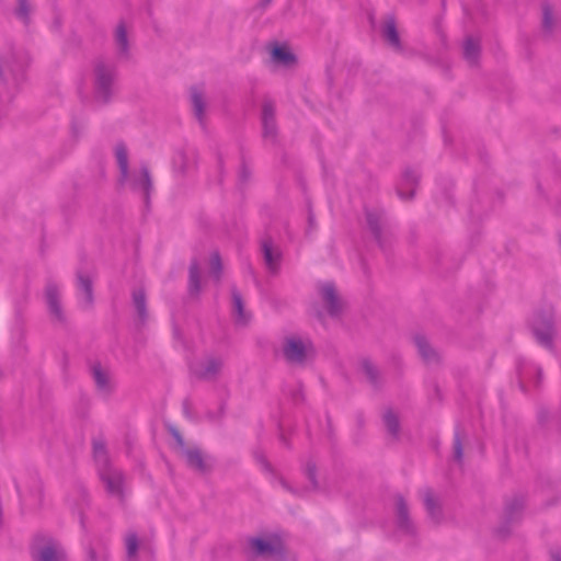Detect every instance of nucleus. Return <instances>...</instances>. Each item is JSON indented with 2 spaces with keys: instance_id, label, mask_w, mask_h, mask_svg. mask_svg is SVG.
I'll list each match as a JSON object with an SVG mask.
<instances>
[{
  "instance_id": "bb28decb",
  "label": "nucleus",
  "mask_w": 561,
  "mask_h": 561,
  "mask_svg": "<svg viewBox=\"0 0 561 561\" xmlns=\"http://www.w3.org/2000/svg\"><path fill=\"white\" fill-rule=\"evenodd\" d=\"M133 300L140 320L144 321L147 318L146 295L144 289L139 288L134 290Z\"/></svg>"
},
{
  "instance_id": "f704fd0d",
  "label": "nucleus",
  "mask_w": 561,
  "mask_h": 561,
  "mask_svg": "<svg viewBox=\"0 0 561 561\" xmlns=\"http://www.w3.org/2000/svg\"><path fill=\"white\" fill-rule=\"evenodd\" d=\"M362 368L367 378L369 379V381L375 385L377 381L378 374L376 367L369 360H364L362 363Z\"/></svg>"
},
{
  "instance_id": "a211bd4d",
  "label": "nucleus",
  "mask_w": 561,
  "mask_h": 561,
  "mask_svg": "<svg viewBox=\"0 0 561 561\" xmlns=\"http://www.w3.org/2000/svg\"><path fill=\"white\" fill-rule=\"evenodd\" d=\"M184 456L191 468L199 472H205L209 469V466L199 449H185Z\"/></svg>"
},
{
  "instance_id": "4be33fe9",
  "label": "nucleus",
  "mask_w": 561,
  "mask_h": 561,
  "mask_svg": "<svg viewBox=\"0 0 561 561\" xmlns=\"http://www.w3.org/2000/svg\"><path fill=\"white\" fill-rule=\"evenodd\" d=\"M271 59L273 62L290 66L295 62V56L286 48L282 46H275L271 53Z\"/></svg>"
},
{
  "instance_id": "f03ea898",
  "label": "nucleus",
  "mask_w": 561,
  "mask_h": 561,
  "mask_svg": "<svg viewBox=\"0 0 561 561\" xmlns=\"http://www.w3.org/2000/svg\"><path fill=\"white\" fill-rule=\"evenodd\" d=\"M93 455L98 465L99 476L106 491L113 496L121 497L123 495L124 477L119 470L111 466L103 442L94 440Z\"/></svg>"
},
{
  "instance_id": "5701e85b",
  "label": "nucleus",
  "mask_w": 561,
  "mask_h": 561,
  "mask_svg": "<svg viewBox=\"0 0 561 561\" xmlns=\"http://www.w3.org/2000/svg\"><path fill=\"white\" fill-rule=\"evenodd\" d=\"M414 343L419 350L420 355L425 362L430 363L436 359V353L430 346L427 340L424 336L416 335L414 337Z\"/></svg>"
},
{
  "instance_id": "39448f33",
  "label": "nucleus",
  "mask_w": 561,
  "mask_h": 561,
  "mask_svg": "<svg viewBox=\"0 0 561 561\" xmlns=\"http://www.w3.org/2000/svg\"><path fill=\"white\" fill-rule=\"evenodd\" d=\"M95 98L101 102H107L112 95L114 68L103 61L95 65Z\"/></svg>"
},
{
  "instance_id": "f3484780",
  "label": "nucleus",
  "mask_w": 561,
  "mask_h": 561,
  "mask_svg": "<svg viewBox=\"0 0 561 561\" xmlns=\"http://www.w3.org/2000/svg\"><path fill=\"white\" fill-rule=\"evenodd\" d=\"M382 35L386 41L396 49L401 48L400 37L397 31L396 20L393 16H388L385 21Z\"/></svg>"
},
{
  "instance_id": "f8f14e48",
  "label": "nucleus",
  "mask_w": 561,
  "mask_h": 561,
  "mask_svg": "<svg viewBox=\"0 0 561 561\" xmlns=\"http://www.w3.org/2000/svg\"><path fill=\"white\" fill-rule=\"evenodd\" d=\"M261 248L266 267L273 273L277 272L282 257L279 249L273 244L270 238L262 241Z\"/></svg>"
},
{
  "instance_id": "aec40b11",
  "label": "nucleus",
  "mask_w": 561,
  "mask_h": 561,
  "mask_svg": "<svg viewBox=\"0 0 561 561\" xmlns=\"http://www.w3.org/2000/svg\"><path fill=\"white\" fill-rule=\"evenodd\" d=\"M397 515H398L399 528L407 534L412 533L413 525L410 522L409 516H408L407 504H405L403 497H401V496H398V499H397Z\"/></svg>"
},
{
  "instance_id": "c03bdc74",
  "label": "nucleus",
  "mask_w": 561,
  "mask_h": 561,
  "mask_svg": "<svg viewBox=\"0 0 561 561\" xmlns=\"http://www.w3.org/2000/svg\"><path fill=\"white\" fill-rule=\"evenodd\" d=\"M42 541H44L43 545L47 542V540H45V538H42ZM36 542L42 545V542H39L38 539L34 543H36Z\"/></svg>"
},
{
  "instance_id": "b1692460",
  "label": "nucleus",
  "mask_w": 561,
  "mask_h": 561,
  "mask_svg": "<svg viewBox=\"0 0 561 561\" xmlns=\"http://www.w3.org/2000/svg\"><path fill=\"white\" fill-rule=\"evenodd\" d=\"M479 53H480L479 43L474 38L468 37L463 44L465 58L470 64H476L478 60V57H479Z\"/></svg>"
},
{
  "instance_id": "a878e982",
  "label": "nucleus",
  "mask_w": 561,
  "mask_h": 561,
  "mask_svg": "<svg viewBox=\"0 0 561 561\" xmlns=\"http://www.w3.org/2000/svg\"><path fill=\"white\" fill-rule=\"evenodd\" d=\"M368 226L375 236V239L377 242L382 247V240H381V226H380V216L377 213L374 211H367L366 214Z\"/></svg>"
},
{
  "instance_id": "9d476101",
  "label": "nucleus",
  "mask_w": 561,
  "mask_h": 561,
  "mask_svg": "<svg viewBox=\"0 0 561 561\" xmlns=\"http://www.w3.org/2000/svg\"><path fill=\"white\" fill-rule=\"evenodd\" d=\"M222 367V362L219 358L208 357L204 362L193 364L191 370L197 377L203 379L215 378Z\"/></svg>"
},
{
  "instance_id": "72a5a7b5",
  "label": "nucleus",
  "mask_w": 561,
  "mask_h": 561,
  "mask_svg": "<svg viewBox=\"0 0 561 561\" xmlns=\"http://www.w3.org/2000/svg\"><path fill=\"white\" fill-rule=\"evenodd\" d=\"M542 26L545 31L551 32L553 28V18H552V11L551 8L548 4H545L542 8Z\"/></svg>"
},
{
  "instance_id": "dca6fc26",
  "label": "nucleus",
  "mask_w": 561,
  "mask_h": 561,
  "mask_svg": "<svg viewBox=\"0 0 561 561\" xmlns=\"http://www.w3.org/2000/svg\"><path fill=\"white\" fill-rule=\"evenodd\" d=\"M46 301L50 313L54 314L58 320L62 319V311L59 304V293L55 284H48L45 291Z\"/></svg>"
},
{
  "instance_id": "c85d7f7f",
  "label": "nucleus",
  "mask_w": 561,
  "mask_h": 561,
  "mask_svg": "<svg viewBox=\"0 0 561 561\" xmlns=\"http://www.w3.org/2000/svg\"><path fill=\"white\" fill-rule=\"evenodd\" d=\"M424 504H425V507L427 510V513L430 514V516L435 519V520H438L439 518V507L437 506L436 504V501L432 494L431 491H425L424 493Z\"/></svg>"
},
{
  "instance_id": "0eeeda50",
  "label": "nucleus",
  "mask_w": 561,
  "mask_h": 561,
  "mask_svg": "<svg viewBox=\"0 0 561 561\" xmlns=\"http://www.w3.org/2000/svg\"><path fill=\"white\" fill-rule=\"evenodd\" d=\"M319 293L328 313L337 317L342 312L343 304L339 298L335 287L332 283H323L319 286Z\"/></svg>"
},
{
  "instance_id": "cd10ccee",
  "label": "nucleus",
  "mask_w": 561,
  "mask_h": 561,
  "mask_svg": "<svg viewBox=\"0 0 561 561\" xmlns=\"http://www.w3.org/2000/svg\"><path fill=\"white\" fill-rule=\"evenodd\" d=\"M190 293L198 294L201 290V273L199 266L196 261H193L190 266Z\"/></svg>"
},
{
  "instance_id": "6ab92c4d",
  "label": "nucleus",
  "mask_w": 561,
  "mask_h": 561,
  "mask_svg": "<svg viewBox=\"0 0 561 561\" xmlns=\"http://www.w3.org/2000/svg\"><path fill=\"white\" fill-rule=\"evenodd\" d=\"M115 45L117 47L118 55L121 57L127 58L129 55V43L127 37V32L124 23H119L116 26L114 34Z\"/></svg>"
},
{
  "instance_id": "ea45409f",
  "label": "nucleus",
  "mask_w": 561,
  "mask_h": 561,
  "mask_svg": "<svg viewBox=\"0 0 561 561\" xmlns=\"http://www.w3.org/2000/svg\"><path fill=\"white\" fill-rule=\"evenodd\" d=\"M551 559L552 561H561V554L559 552H552Z\"/></svg>"
},
{
  "instance_id": "6e6552de",
  "label": "nucleus",
  "mask_w": 561,
  "mask_h": 561,
  "mask_svg": "<svg viewBox=\"0 0 561 561\" xmlns=\"http://www.w3.org/2000/svg\"><path fill=\"white\" fill-rule=\"evenodd\" d=\"M420 174L414 169H407L398 183L397 192L401 199H410L414 196Z\"/></svg>"
},
{
  "instance_id": "a18cd8bd",
  "label": "nucleus",
  "mask_w": 561,
  "mask_h": 561,
  "mask_svg": "<svg viewBox=\"0 0 561 561\" xmlns=\"http://www.w3.org/2000/svg\"><path fill=\"white\" fill-rule=\"evenodd\" d=\"M272 0H264V5H267Z\"/></svg>"
},
{
  "instance_id": "37998d69",
  "label": "nucleus",
  "mask_w": 561,
  "mask_h": 561,
  "mask_svg": "<svg viewBox=\"0 0 561 561\" xmlns=\"http://www.w3.org/2000/svg\"><path fill=\"white\" fill-rule=\"evenodd\" d=\"M260 461L267 469L268 465L266 463V461L263 458H260Z\"/></svg>"
},
{
  "instance_id": "49530a36",
  "label": "nucleus",
  "mask_w": 561,
  "mask_h": 561,
  "mask_svg": "<svg viewBox=\"0 0 561 561\" xmlns=\"http://www.w3.org/2000/svg\"><path fill=\"white\" fill-rule=\"evenodd\" d=\"M514 507H510V515H513Z\"/></svg>"
},
{
  "instance_id": "1a4fd4ad",
  "label": "nucleus",
  "mask_w": 561,
  "mask_h": 561,
  "mask_svg": "<svg viewBox=\"0 0 561 561\" xmlns=\"http://www.w3.org/2000/svg\"><path fill=\"white\" fill-rule=\"evenodd\" d=\"M251 548L257 556L276 557L283 554V546L278 539H260L254 538L250 541Z\"/></svg>"
},
{
  "instance_id": "412c9836",
  "label": "nucleus",
  "mask_w": 561,
  "mask_h": 561,
  "mask_svg": "<svg viewBox=\"0 0 561 561\" xmlns=\"http://www.w3.org/2000/svg\"><path fill=\"white\" fill-rule=\"evenodd\" d=\"M191 101H192L195 117L198 119V122L201 124H203L205 102H204L203 92L198 88H193L191 90Z\"/></svg>"
},
{
  "instance_id": "c9c22d12",
  "label": "nucleus",
  "mask_w": 561,
  "mask_h": 561,
  "mask_svg": "<svg viewBox=\"0 0 561 561\" xmlns=\"http://www.w3.org/2000/svg\"><path fill=\"white\" fill-rule=\"evenodd\" d=\"M454 457L458 462L462 460V443L459 433H456L454 439Z\"/></svg>"
},
{
  "instance_id": "4c0bfd02",
  "label": "nucleus",
  "mask_w": 561,
  "mask_h": 561,
  "mask_svg": "<svg viewBox=\"0 0 561 561\" xmlns=\"http://www.w3.org/2000/svg\"><path fill=\"white\" fill-rule=\"evenodd\" d=\"M518 374H519L520 385H522V387H524V383L528 378L527 373L523 368H519Z\"/></svg>"
},
{
  "instance_id": "2eb2a0df",
  "label": "nucleus",
  "mask_w": 561,
  "mask_h": 561,
  "mask_svg": "<svg viewBox=\"0 0 561 561\" xmlns=\"http://www.w3.org/2000/svg\"><path fill=\"white\" fill-rule=\"evenodd\" d=\"M232 313L234 320L240 325H245L250 321V314L244 310L241 295L238 290H232Z\"/></svg>"
},
{
  "instance_id": "4468645a",
  "label": "nucleus",
  "mask_w": 561,
  "mask_h": 561,
  "mask_svg": "<svg viewBox=\"0 0 561 561\" xmlns=\"http://www.w3.org/2000/svg\"><path fill=\"white\" fill-rule=\"evenodd\" d=\"M92 377L100 392L108 394L112 391L113 386L110 374L107 370L103 369L101 365H93Z\"/></svg>"
},
{
  "instance_id": "423d86ee",
  "label": "nucleus",
  "mask_w": 561,
  "mask_h": 561,
  "mask_svg": "<svg viewBox=\"0 0 561 561\" xmlns=\"http://www.w3.org/2000/svg\"><path fill=\"white\" fill-rule=\"evenodd\" d=\"M31 553L33 561H64L65 559L62 548L51 538H48L44 545L34 543Z\"/></svg>"
},
{
  "instance_id": "58836bf2",
  "label": "nucleus",
  "mask_w": 561,
  "mask_h": 561,
  "mask_svg": "<svg viewBox=\"0 0 561 561\" xmlns=\"http://www.w3.org/2000/svg\"><path fill=\"white\" fill-rule=\"evenodd\" d=\"M5 85L4 79H3V70H2V62L0 61V89Z\"/></svg>"
},
{
  "instance_id": "2f4dec72",
  "label": "nucleus",
  "mask_w": 561,
  "mask_h": 561,
  "mask_svg": "<svg viewBox=\"0 0 561 561\" xmlns=\"http://www.w3.org/2000/svg\"><path fill=\"white\" fill-rule=\"evenodd\" d=\"M127 557L135 558L138 551V538L136 534H128L125 539Z\"/></svg>"
},
{
  "instance_id": "393cba45",
  "label": "nucleus",
  "mask_w": 561,
  "mask_h": 561,
  "mask_svg": "<svg viewBox=\"0 0 561 561\" xmlns=\"http://www.w3.org/2000/svg\"><path fill=\"white\" fill-rule=\"evenodd\" d=\"M78 285L84 294V304L90 306L93 302L92 280L89 276L78 274Z\"/></svg>"
},
{
  "instance_id": "20e7f679",
  "label": "nucleus",
  "mask_w": 561,
  "mask_h": 561,
  "mask_svg": "<svg viewBox=\"0 0 561 561\" xmlns=\"http://www.w3.org/2000/svg\"><path fill=\"white\" fill-rule=\"evenodd\" d=\"M312 352V343L309 339L287 336L283 343V354L291 364H302Z\"/></svg>"
},
{
  "instance_id": "79ce46f5",
  "label": "nucleus",
  "mask_w": 561,
  "mask_h": 561,
  "mask_svg": "<svg viewBox=\"0 0 561 561\" xmlns=\"http://www.w3.org/2000/svg\"><path fill=\"white\" fill-rule=\"evenodd\" d=\"M174 437L176 438V440L179 442V444H180L181 446H183V445H184L183 438L181 437V435H180L179 433H176V432H175V433H174Z\"/></svg>"
},
{
  "instance_id": "7ed1b4c3",
  "label": "nucleus",
  "mask_w": 561,
  "mask_h": 561,
  "mask_svg": "<svg viewBox=\"0 0 561 561\" xmlns=\"http://www.w3.org/2000/svg\"><path fill=\"white\" fill-rule=\"evenodd\" d=\"M529 328L537 343L546 348H552L554 322L552 309L535 312L529 320Z\"/></svg>"
},
{
  "instance_id": "c756f323",
  "label": "nucleus",
  "mask_w": 561,
  "mask_h": 561,
  "mask_svg": "<svg viewBox=\"0 0 561 561\" xmlns=\"http://www.w3.org/2000/svg\"><path fill=\"white\" fill-rule=\"evenodd\" d=\"M18 5L15 10L16 16L24 23L27 24L30 22L31 14V5L27 0H16Z\"/></svg>"
},
{
  "instance_id": "ddd939ff",
  "label": "nucleus",
  "mask_w": 561,
  "mask_h": 561,
  "mask_svg": "<svg viewBox=\"0 0 561 561\" xmlns=\"http://www.w3.org/2000/svg\"><path fill=\"white\" fill-rule=\"evenodd\" d=\"M263 135L265 138H274L276 135L275 108L271 102H265L262 108Z\"/></svg>"
},
{
  "instance_id": "7c9ffc66",
  "label": "nucleus",
  "mask_w": 561,
  "mask_h": 561,
  "mask_svg": "<svg viewBox=\"0 0 561 561\" xmlns=\"http://www.w3.org/2000/svg\"><path fill=\"white\" fill-rule=\"evenodd\" d=\"M383 422L386 424V427H387L388 432L391 435L397 436L398 433H399V420H398V416L392 411H387L383 414Z\"/></svg>"
},
{
  "instance_id": "f257e3e1",
  "label": "nucleus",
  "mask_w": 561,
  "mask_h": 561,
  "mask_svg": "<svg viewBox=\"0 0 561 561\" xmlns=\"http://www.w3.org/2000/svg\"><path fill=\"white\" fill-rule=\"evenodd\" d=\"M115 158L119 169V183L128 185L135 192L141 193L147 202L152 191V181L148 167L142 165L139 172H130L127 148L123 142L115 146Z\"/></svg>"
},
{
  "instance_id": "473e14b6",
  "label": "nucleus",
  "mask_w": 561,
  "mask_h": 561,
  "mask_svg": "<svg viewBox=\"0 0 561 561\" xmlns=\"http://www.w3.org/2000/svg\"><path fill=\"white\" fill-rule=\"evenodd\" d=\"M210 272L219 280L221 273V259L217 252L213 253L209 261Z\"/></svg>"
},
{
  "instance_id": "a19ab883",
  "label": "nucleus",
  "mask_w": 561,
  "mask_h": 561,
  "mask_svg": "<svg viewBox=\"0 0 561 561\" xmlns=\"http://www.w3.org/2000/svg\"><path fill=\"white\" fill-rule=\"evenodd\" d=\"M533 370L536 373L538 380L541 378V369L539 367H533ZM539 381H537L538 383Z\"/></svg>"
},
{
  "instance_id": "e433bc0d",
  "label": "nucleus",
  "mask_w": 561,
  "mask_h": 561,
  "mask_svg": "<svg viewBox=\"0 0 561 561\" xmlns=\"http://www.w3.org/2000/svg\"><path fill=\"white\" fill-rule=\"evenodd\" d=\"M307 472H308V478H309L310 482L312 483L313 486H316L317 483H316V469H314V467H308Z\"/></svg>"
},
{
  "instance_id": "9b49d317",
  "label": "nucleus",
  "mask_w": 561,
  "mask_h": 561,
  "mask_svg": "<svg viewBox=\"0 0 561 561\" xmlns=\"http://www.w3.org/2000/svg\"><path fill=\"white\" fill-rule=\"evenodd\" d=\"M28 64H30V56L24 51L14 54L10 57V59H5L3 61V66H5V68H8L11 71L13 79L15 81H19L20 79H22L23 73H24L26 67L28 66Z\"/></svg>"
}]
</instances>
